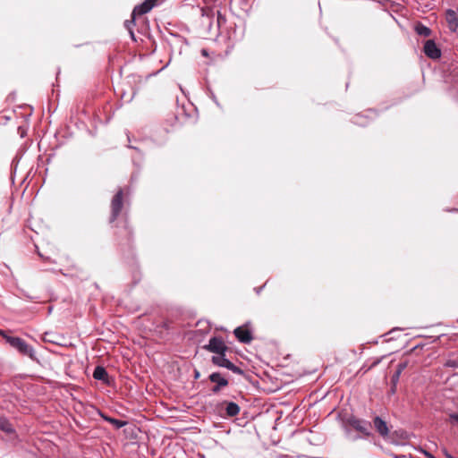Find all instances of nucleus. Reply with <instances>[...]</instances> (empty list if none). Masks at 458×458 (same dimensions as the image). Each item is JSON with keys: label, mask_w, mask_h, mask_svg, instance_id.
<instances>
[{"label": "nucleus", "mask_w": 458, "mask_h": 458, "mask_svg": "<svg viewBox=\"0 0 458 458\" xmlns=\"http://www.w3.org/2000/svg\"><path fill=\"white\" fill-rule=\"evenodd\" d=\"M93 377L97 380H100L104 383L108 384L109 376L107 371L104 367L98 366L95 368L93 372Z\"/></svg>", "instance_id": "13"}, {"label": "nucleus", "mask_w": 458, "mask_h": 458, "mask_svg": "<svg viewBox=\"0 0 458 458\" xmlns=\"http://www.w3.org/2000/svg\"><path fill=\"white\" fill-rule=\"evenodd\" d=\"M450 420L453 423H458V414L457 413L451 414Z\"/></svg>", "instance_id": "20"}, {"label": "nucleus", "mask_w": 458, "mask_h": 458, "mask_svg": "<svg viewBox=\"0 0 458 458\" xmlns=\"http://www.w3.org/2000/svg\"><path fill=\"white\" fill-rule=\"evenodd\" d=\"M2 339H4L12 348L15 349L21 355L28 356L33 360H36V354L33 347L29 345L23 339L17 336L8 335L3 331Z\"/></svg>", "instance_id": "2"}, {"label": "nucleus", "mask_w": 458, "mask_h": 458, "mask_svg": "<svg viewBox=\"0 0 458 458\" xmlns=\"http://www.w3.org/2000/svg\"><path fill=\"white\" fill-rule=\"evenodd\" d=\"M194 377H195V378H199V372L198 370H195Z\"/></svg>", "instance_id": "23"}, {"label": "nucleus", "mask_w": 458, "mask_h": 458, "mask_svg": "<svg viewBox=\"0 0 458 458\" xmlns=\"http://www.w3.org/2000/svg\"><path fill=\"white\" fill-rule=\"evenodd\" d=\"M123 206V191L119 189L111 200L110 222H114L121 214Z\"/></svg>", "instance_id": "3"}, {"label": "nucleus", "mask_w": 458, "mask_h": 458, "mask_svg": "<svg viewBox=\"0 0 458 458\" xmlns=\"http://www.w3.org/2000/svg\"><path fill=\"white\" fill-rule=\"evenodd\" d=\"M158 0H145L142 4L137 5L133 9V17L143 15L152 10L157 5Z\"/></svg>", "instance_id": "9"}, {"label": "nucleus", "mask_w": 458, "mask_h": 458, "mask_svg": "<svg viewBox=\"0 0 458 458\" xmlns=\"http://www.w3.org/2000/svg\"><path fill=\"white\" fill-rule=\"evenodd\" d=\"M405 366H406L405 364H399V369L397 371L402 372V370L405 368Z\"/></svg>", "instance_id": "21"}, {"label": "nucleus", "mask_w": 458, "mask_h": 458, "mask_svg": "<svg viewBox=\"0 0 458 458\" xmlns=\"http://www.w3.org/2000/svg\"><path fill=\"white\" fill-rule=\"evenodd\" d=\"M1 428L2 432H5L7 435H9L11 440H14L17 437V435L14 429L13 428L12 425L8 421L4 420L3 419Z\"/></svg>", "instance_id": "15"}, {"label": "nucleus", "mask_w": 458, "mask_h": 458, "mask_svg": "<svg viewBox=\"0 0 458 458\" xmlns=\"http://www.w3.org/2000/svg\"><path fill=\"white\" fill-rule=\"evenodd\" d=\"M414 30L418 35L425 38L429 37L432 33L431 30L421 22H417L414 26Z\"/></svg>", "instance_id": "14"}, {"label": "nucleus", "mask_w": 458, "mask_h": 458, "mask_svg": "<svg viewBox=\"0 0 458 458\" xmlns=\"http://www.w3.org/2000/svg\"><path fill=\"white\" fill-rule=\"evenodd\" d=\"M363 120V117L362 116H360V115H357L355 117V121L354 123L359 124V125H365L366 123L362 121Z\"/></svg>", "instance_id": "19"}, {"label": "nucleus", "mask_w": 458, "mask_h": 458, "mask_svg": "<svg viewBox=\"0 0 458 458\" xmlns=\"http://www.w3.org/2000/svg\"><path fill=\"white\" fill-rule=\"evenodd\" d=\"M445 366L448 367V368H454V369L458 368V360H448L445 363Z\"/></svg>", "instance_id": "18"}, {"label": "nucleus", "mask_w": 458, "mask_h": 458, "mask_svg": "<svg viewBox=\"0 0 458 458\" xmlns=\"http://www.w3.org/2000/svg\"><path fill=\"white\" fill-rule=\"evenodd\" d=\"M445 20L451 31L455 32L458 29V17L455 11L448 9L445 13Z\"/></svg>", "instance_id": "11"}, {"label": "nucleus", "mask_w": 458, "mask_h": 458, "mask_svg": "<svg viewBox=\"0 0 458 458\" xmlns=\"http://www.w3.org/2000/svg\"><path fill=\"white\" fill-rule=\"evenodd\" d=\"M210 352L219 354H225L228 350V347L221 337L214 336L210 338L208 344L203 347Z\"/></svg>", "instance_id": "4"}, {"label": "nucleus", "mask_w": 458, "mask_h": 458, "mask_svg": "<svg viewBox=\"0 0 458 458\" xmlns=\"http://www.w3.org/2000/svg\"><path fill=\"white\" fill-rule=\"evenodd\" d=\"M105 420L106 421L110 422L112 425H114L116 428H120L126 424L125 421H123V420H117L114 418L105 417Z\"/></svg>", "instance_id": "16"}, {"label": "nucleus", "mask_w": 458, "mask_h": 458, "mask_svg": "<svg viewBox=\"0 0 458 458\" xmlns=\"http://www.w3.org/2000/svg\"><path fill=\"white\" fill-rule=\"evenodd\" d=\"M212 362L218 367L226 368L235 374L242 375L243 373V371L239 367L235 366L233 362L225 358V353L213 356Z\"/></svg>", "instance_id": "5"}, {"label": "nucleus", "mask_w": 458, "mask_h": 458, "mask_svg": "<svg viewBox=\"0 0 458 458\" xmlns=\"http://www.w3.org/2000/svg\"><path fill=\"white\" fill-rule=\"evenodd\" d=\"M4 117L6 120H9V119H10V117H9V116H7V115H4Z\"/></svg>", "instance_id": "25"}, {"label": "nucleus", "mask_w": 458, "mask_h": 458, "mask_svg": "<svg viewBox=\"0 0 458 458\" xmlns=\"http://www.w3.org/2000/svg\"><path fill=\"white\" fill-rule=\"evenodd\" d=\"M217 410L222 416L234 417L240 412V406L234 402L224 401L217 405Z\"/></svg>", "instance_id": "6"}, {"label": "nucleus", "mask_w": 458, "mask_h": 458, "mask_svg": "<svg viewBox=\"0 0 458 458\" xmlns=\"http://www.w3.org/2000/svg\"><path fill=\"white\" fill-rule=\"evenodd\" d=\"M425 455L427 456V458H435L434 455H432L431 454H429L428 452H425Z\"/></svg>", "instance_id": "22"}, {"label": "nucleus", "mask_w": 458, "mask_h": 458, "mask_svg": "<svg viewBox=\"0 0 458 458\" xmlns=\"http://www.w3.org/2000/svg\"><path fill=\"white\" fill-rule=\"evenodd\" d=\"M400 374H401V372H400V371H397V372H396V374H395V376H394V377L397 379V378L399 377Z\"/></svg>", "instance_id": "24"}, {"label": "nucleus", "mask_w": 458, "mask_h": 458, "mask_svg": "<svg viewBox=\"0 0 458 458\" xmlns=\"http://www.w3.org/2000/svg\"><path fill=\"white\" fill-rule=\"evenodd\" d=\"M136 16L133 17V13H131V21H126L124 25L125 27L127 28V30H129L131 36L132 38H134V34H133V31H132V26L134 25V19H135Z\"/></svg>", "instance_id": "17"}, {"label": "nucleus", "mask_w": 458, "mask_h": 458, "mask_svg": "<svg viewBox=\"0 0 458 458\" xmlns=\"http://www.w3.org/2000/svg\"><path fill=\"white\" fill-rule=\"evenodd\" d=\"M233 334L235 337L243 344H249L252 341L253 337L249 328L245 327H238L234 329Z\"/></svg>", "instance_id": "10"}, {"label": "nucleus", "mask_w": 458, "mask_h": 458, "mask_svg": "<svg viewBox=\"0 0 458 458\" xmlns=\"http://www.w3.org/2000/svg\"><path fill=\"white\" fill-rule=\"evenodd\" d=\"M374 428L382 437H386L389 433L388 427L386 422L383 420L380 417L376 416L373 420Z\"/></svg>", "instance_id": "12"}, {"label": "nucleus", "mask_w": 458, "mask_h": 458, "mask_svg": "<svg viewBox=\"0 0 458 458\" xmlns=\"http://www.w3.org/2000/svg\"><path fill=\"white\" fill-rule=\"evenodd\" d=\"M209 380L214 383V386L211 388L213 394H218L223 388L228 386L229 382L226 377H225L219 372H214L209 375Z\"/></svg>", "instance_id": "7"}, {"label": "nucleus", "mask_w": 458, "mask_h": 458, "mask_svg": "<svg viewBox=\"0 0 458 458\" xmlns=\"http://www.w3.org/2000/svg\"><path fill=\"white\" fill-rule=\"evenodd\" d=\"M424 54L431 59H438L441 56V50L434 40L428 39L424 44Z\"/></svg>", "instance_id": "8"}, {"label": "nucleus", "mask_w": 458, "mask_h": 458, "mask_svg": "<svg viewBox=\"0 0 458 458\" xmlns=\"http://www.w3.org/2000/svg\"><path fill=\"white\" fill-rule=\"evenodd\" d=\"M345 433L351 436V429H354L361 434L362 437H369L371 432V423L365 420L359 419L355 416H350L344 421Z\"/></svg>", "instance_id": "1"}]
</instances>
